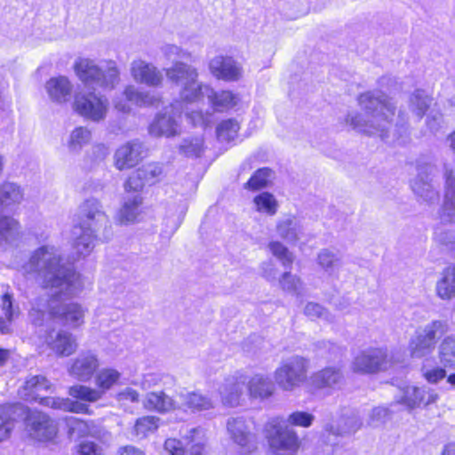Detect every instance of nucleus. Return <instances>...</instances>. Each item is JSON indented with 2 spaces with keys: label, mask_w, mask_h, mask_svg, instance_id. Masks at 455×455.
<instances>
[{
  "label": "nucleus",
  "mask_w": 455,
  "mask_h": 455,
  "mask_svg": "<svg viewBox=\"0 0 455 455\" xmlns=\"http://www.w3.org/2000/svg\"><path fill=\"white\" fill-rule=\"evenodd\" d=\"M24 270L36 274L44 287L55 289L53 297L75 296L83 289L81 275L63 263L60 250L53 245H43L35 250Z\"/></svg>",
  "instance_id": "nucleus-1"
},
{
  "label": "nucleus",
  "mask_w": 455,
  "mask_h": 455,
  "mask_svg": "<svg viewBox=\"0 0 455 455\" xmlns=\"http://www.w3.org/2000/svg\"><path fill=\"white\" fill-rule=\"evenodd\" d=\"M358 103L365 112V117L357 112H351L345 119L346 124L359 132L387 139L395 110L392 99L381 91H371L362 93Z\"/></svg>",
  "instance_id": "nucleus-2"
},
{
  "label": "nucleus",
  "mask_w": 455,
  "mask_h": 455,
  "mask_svg": "<svg viewBox=\"0 0 455 455\" xmlns=\"http://www.w3.org/2000/svg\"><path fill=\"white\" fill-rule=\"evenodd\" d=\"M78 218L79 224L73 231L74 249L78 257H85L92 251L101 230L106 237L109 235L110 222L102 204L96 198L87 199L80 205Z\"/></svg>",
  "instance_id": "nucleus-3"
},
{
  "label": "nucleus",
  "mask_w": 455,
  "mask_h": 455,
  "mask_svg": "<svg viewBox=\"0 0 455 455\" xmlns=\"http://www.w3.org/2000/svg\"><path fill=\"white\" fill-rule=\"evenodd\" d=\"M74 69L79 80L89 88L113 90L120 82V71L113 60L100 66L93 60L80 58L75 62Z\"/></svg>",
  "instance_id": "nucleus-4"
},
{
  "label": "nucleus",
  "mask_w": 455,
  "mask_h": 455,
  "mask_svg": "<svg viewBox=\"0 0 455 455\" xmlns=\"http://www.w3.org/2000/svg\"><path fill=\"white\" fill-rule=\"evenodd\" d=\"M265 436L273 455H296L300 445L299 438L284 419H270L264 427Z\"/></svg>",
  "instance_id": "nucleus-5"
},
{
  "label": "nucleus",
  "mask_w": 455,
  "mask_h": 455,
  "mask_svg": "<svg viewBox=\"0 0 455 455\" xmlns=\"http://www.w3.org/2000/svg\"><path fill=\"white\" fill-rule=\"evenodd\" d=\"M164 71L167 79L180 87V96L183 100L192 102L201 98L204 84L198 81L196 68L183 61H176Z\"/></svg>",
  "instance_id": "nucleus-6"
},
{
  "label": "nucleus",
  "mask_w": 455,
  "mask_h": 455,
  "mask_svg": "<svg viewBox=\"0 0 455 455\" xmlns=\"http://www.w3.org/2000/svg\"><path fill=\"white\" fill-rule=\"evenodd\" d=\"M445 321L435 320L425 325L410 339L408 350L411 358H423L433 353L437 340L448 331Z\"/></svg>",
  "instance_id": "nucleus-7"
},
{
  "label": "nucleus",
  "mask_w": 455,
  "mask_h": 455,
  "mask_svg": "<svg viewBox=\"0 0 455 455\" xmlns=\"http://www.w3.org/2000/svg\"><path fill=\"white\" fill-rule=\"evenodd\" d=\"M308 361L299 355L283 360L275 371L274 378L284 391H293L307 379Z\"/></svg>",
  "instance_id": "nucleus-8"
},
{
  "label": "nucleus",
  "mask_w": 455,
  "mask_h": 455,
  "mask_svg": "<svg viewBox=\"0 0 455 455\" xmlns=\"http://www.w3.org/2000/svg\"><path fill=\"white\" fill-rule=\"evenodd\" d=\"M393 365V356L384 347H368L353 358L351 370L359 374H375Z\"/></svg>",
  "instance_id": "nucleus-9"
},
{
  "label": "nucleus",
  "mask_w": 455,
  "mask_h": 455,
  "mask_svg": "<svg viewBox=\"0 0 455 455\" xmlns=\"http://www.w3.org/2000/svg\"><path fill=\"white\" fill-rule=\"evenodd\" d=\"M73 108L84 119L100 123L108 116L109 101L106 96L94 92H81L75 96Z\"/></svg>",
  "instance_id": "nucleus-10"
},
{
  "label": "nucleus",
  "mask_w": 455,
  "mask_h": 455,
  "mask_svg": "<svg viewBox=\"0 0 455 455\" xmlns=\"http://www.w3.org/2000/svg\"><path fill=\"white\" fill-rule=\"evenodd\" d=\"M436 172V168L432 164L419 165L417 176L411 182L413 193L428 204H435L439 199V192L434 180Z\"/></svg>",
  "instance_id": "nucleus-11"
},
{
  "label": "nucleus",
  "mask_w": 455,
  "mask_h": 455,
  "mask_svg": "<svg viewBox=\"0 0 455 455\" xmlns=\"http://www.w3.org/2000/svg\"><path fill=\"white\" fill-rule=\"evenodd\" d=\"M180 113L173 105L158 114L149 126V132L156 137H172L179 133Z\"/></svg>",
  "instance_id": "nucleus-12"
},
{
  "label": "nucleus",
  "mask_w": 455,
  "mask_h": 455,
  "mask_svg": "<svg viewBox=\"0 0 455 455\" xmlns=\"http://www.w3.org/2000/svg\"><path fill=\"white\" fill-rule=\"evenodd\" d=\"M27 427L29 435L38 441L51 440L57 435L56 422L48 415L34 411L27 418Z\"/></svg>",
  "instance_id": "nucleus-13"
},
{
  "label": "nucleus",
  "mask_w": 455,
  "mask_h": 455,
  "mask_svg": "<svg viewBox=\"0 0 455 455\" xmlns=\"http://www.w3.org/2000/svg\"><path fill=\"white\" fill-rule=\"evenodd\" d=\"M211 73L224 81H237L242 77V66L231 57L216 56L209 63Z\"/></svg>",
  "instance_id": "nucleus-14"
},
{
  "label": "nucleus",
  "mask_w": 455,
  "mask_h": 455,
  "mask_svg": "<svg viewBox=\"0 0 455 455\" xmlns=\"http://www.w3.org/2000/svg\"><path fill=\"white\" fill-rule=\"evenodd\" d=\"M99 367V360L91 351L80 353L68 368V373L79 381H87L92 379Z\"/></svg>",
  "instance_id": "nucleus-15"
},
{
  "label": "nucleus",
  "mask_w": 455,
  "mask_h": 455,
  "mask_svg": "<svg viewBox=\"0 0 455 455\" xmlns=\"http://www.w3.org/2000/svg\"><path fill=\"white\" fill-rule=\"evenodd\" d=\"M131 75L135 82L152 87L160 86L164 80L161 70L142 60H134L131 63Z\"/></svg>",
  "instance_id": "nucleus-16"
},
{
  "label": "nucleus",
  "mask_w": 455,
  "mask_h": 455,
  "mask_svg": "<svg viewBox=\"0 0 455 455\" xmlns=\"http://www.w3.org/2000/svg\"><path fill=\"white\" fill-rule=\"evenodd\" d=\"M228 431L235 443L248 451L255 449L256 437L250 430L249 424L243 418L230 419L227 423Z\"/></svg>",
  "instance_id": "nucleus-17"
},
{
  "label": "nucleus",
  "mask_w": 455,
  "mask_h": 455,
  "mask_svg": "<svg viewBox=\"0 0 455 455\" xmlns=\"http://www.w3.org/2000/svg\"><path fill=\"white\" fill-rule=\"evenodd\" d=\"M438 399V394L429 387H406L403 389V395L398 401L399 403L413 409L420 404L428 405Z\"/></svg>",
  "instance_id": "nucleus-18"
},
{
  "label": "nucleus",
  "mask_w": 455,
  "mask_h": 455,
  "mask_svg": "<svg viewBox=\"0 0 455 455\" xmlns=\"http://www.w3.org/2000/svg\"><path fill=\"white\" fill-rule=\"evenodd\" d=\"M143 145L139 141H131L121 146L115 154V165L122 171L138 164L142 159Z\"/></svg>",
  "instance_id": "nucleus-19"
},
{
  "label": "nucleus",
  "mask_w": 455,
  "mask_h": 455,
  "mask_svg": "<svg viewBox=\"0 0 455 455\" xmlns=\"http://www.w3.org/2000/svg\"><path fill=\"white\" fill-rule=\"evenodd\" d=\"M86 309L80 304L71 302L58 307H51L50 314L60 318L66 325L76 328L84 322Z\"/></svg>",
  "instance_id": "nucleus-20"
},
{
  "label": "nucleus",
  "mask_w": 455,
  "mask_h": 455,
  "mask_svg": "<svg viewBox=\"0 0 455 455\" xmlns=\"http://www.w3.org/2000/svg\"><path fill=\"white\" fill-rule=\"evenodd\" d=\"M310 381L311 385L317 389H337L344 383V374L340 367L329 366L315 372Z\"/></svg>",
  "instance_id": "nucleus-21"
},
{
  "label": "nucleus",
  "mask_w": 455,
  "mask_h": 455,
  "mask_svg": "<svg viewBox=\"0 0 455 455\" xmlns=\"http://www.w3.org/2000/svg\"><path fill=\"white\" fill-rule=\"evenodd\" d=\"M68 426L70 435H89L100 440L103 443H108L112 440V436L109 432L105 428L95 426L92 421H84L78 418L71 417L68 419Z\"/></svg>",
  "instance_id": "nucleus-22"
},
{
  "label": "nucleus",
  "mask_w": 455,
  "mask_h": 455,
  "mask_svg": "<svg viewBox=\"0 0 455 455\" xmlns=\"http://www.w3.org/2000/svg\"><path fill=\"white\" fill-rule=\"evenodd\" d=\"M46 343L60 356H68L77 348L75 337L70 332L63 330L49 334L46 338Z\"/></svg>",
  "instance_id": "nucleus-23"
},
{
  "label": "nucleus",
  "mask_w": 455,
  "mask_h": 455,
  "mask_svg": "<svg viewBox=\"0 0 455 455\" xmlns=\"http://www.w3.org/2000/svg\"><path fill=\"white\" fill-rule=\"evenodd\" d=\"M143 197L140 194L127 195L124 204L118 211L116 220L121 225H129L137 221L141 214Z\"/></svg>",
  "instance_id": "nucleus-24"
},
{
  "label": "nucleus",
  "mask_w": 455,
  "mask_h": 455,
  "mask_svg": "<svg viewBox=\"0 0 455 455\" xmlns=\"http://www.w3.org/2000/svg\"><path fill=\"white\" fill-rule=\"evenodd\" d=\"M23 198L24 191L19 184L4 181L0 184V213L12 211L21 204Z\"/></svg>",
  "instance_id": "nucleus-25"
},
{
  "label": "nucleus",
  "mask_w": 455,
  "mask_h": 455,
  "mask_svg": "<svg viewBox=\"0 0 455 455\" xmlns=\"http://www.w3.org/2000/svg\"><path fill=\"white\" fill-rule=\"evenodd\" d=\"M143 405L148 411L158 412H166L180 407L177 396L170 397L163 391L147 394L143 400Z\"/></svg>",
  "instance_id": "nucleus-26"
},
{
  "label": "nucleus",
  "mask_w": 455,
  "mask_h": 455,
  "mask_svg": "<svg viewBox=\"0 0 455 455\" xmlns=\"http://www.w3.org/2000/svg\"><path fill=\"white\" fill-rule=\"evenodd\" d=\"M181 437L188 455H204L207 438L203 428L185 429L181 432Z\"/></svg>",
  "instance_id": "nucleus-27"
},
{
  "label": "nucleus",
  "mask_w": 455,
  "mask_h": 455,
  "mask_svg": "<svg viewBox=\"0 0 455 455\" xmlns=\"http://www.w3.org/2000/svg\"><path fill=\"white\" fill-rule=\"evenodd\" d=\"M20 237V224L11 216L0 213V247L7 248Z\"/></svg>",
  "instance_id": "nucleus-28"
},
{
  "label": "nucleus",
  "mask_w": 455,
  "mask_h": 455,
  "mask_svg": "<svg viewBox=\"0 0 455 455\" xmlns=\"http://www.w3.org/2000/svg\"><path fill=\"white\" fill-rule=\"evenodd\" d=\"M72 88L73 86L68 78L62 76L51 78L45 84L50 99L59 103L66 102L69 100Z\"/></svg>",
  "instance_id": "nucleus-29"
},
{
  "label": "nucleus",
  "mask_w": 455,
  "mask_h": 455,
  "mask_svg": "<svg viewBox=\"0 0 455 455\" xmlns=\"http://www.w3.org/2000/svg\"><path fill=\"white\" fill-rule=\"evenodd\" d=\"M244 386L245 381L239 380L235 377L226 379L220 387V394L223 403L232 407L238 405Z\"/></svg>",
  "instance_id": "nucleus-30"
},
{
  "label": "nucleus",
  "mask_w": 455,
  "mask_h": 455,
  "mask_svg": "<svg viewBox=\"0 0 455 455\" xmlns=\"http://www.w3.org/2000/svg\"><path fill=\"white\" fill-rule=\"evenodd\" d=\"M202 96H206L212 106L219 111L234 108L238 102L237 95L230 91L215 92L207 84L204 85Z\"/></svg>",
  "instance_id": "nucleus-31"
},
{
  "label": "nucleus",
  "mask_w": 455,
  "mask_h": 455,
  "mask_svg": "<svg viewBox=\"0 0 455 455\" xmlns=\"http://www.w3.org/2000/svg\"><path fill=\"white\" fill-rule=\"evenodd\" d=\"M0 307L4 318L0 317V332L2 334H8L12 332V323L20 314V307L18 305L14 306L13 295L5 292L1 297Z\"/></svg>",
  "instance_id": "nucleus-32"
},
{
  "label": "nucleus",
  "mask_w": 455,
  "mask_h": 455,
  "mask_svg": "<svg viewBox=\"0 0 455 455\" xmlns=\"http://www.w3.org/2000/svg\"><path fill=\"white\" fill-rule=\"evenodd\" d=\"M316 261L318 266L329 275L338 277L342 265V256L338 251L329 248L320 250Z\"/></svg>",
  "instance_id": "nucleus-33"
},
{
  "label": "nucleus",
  "mask_w": 455,
  "mask_h": 455,
  "mask_svg": "<svg viewBox=\"0 0 455 455\" xmlns=\"http://www.w3.org/2000/svg\"><path fill=\"white\" fill-rule=\"evenodd\" d=\"M123 96L126 98V100L139 107L158 105L161 100L158 94L151 92L140 91L132 84L125 86Z\"/></svg>",
  "instance_id": "nucleus-34"
},
{
  "label": "nucleus",
  "mask_w": 455,
  "mask_h": 455,
  "mask_svg": "<svg viewBox=\"0 0 455 455\" xmlns=\"http://www.w3.org/2000/svg\"><path fill=\"white\" fill-rule=\"evenodd\" d=\"M177 397L180 406L179 409H189L196 411L209 410L213 406L210 398L196 392L180 393Z\"/></svg>",
  "instance_id": "nucleus-35"
},
{
  "label": "nucleus",
  "mask_w": 455,
  "mask_h": 455,
  "mask_svg": "<svg viewBox=\"0 0 455 455\" xmlns=\"http://www.w3.org/2000/svg\"><path fill=\"white\" fill-rule=\"evenodd\" d=\"M276 232L288 243H295L302 234V227L296 218L288 216L278 220Z\"/></svg>",
  "instance_id": "nucleus-36"
},
{
  "label": "nucleus",
  "mask_w": 455,
  "mask_h": 455,
  "mask_svg": "<svg viewBox=\"0 0 455 455\" xmlns=\"http://www.w3.org/2000/svg\"><path fill=\"white\" fill-rule=\"evenodd\" d=\"M436 294L442 299H455V266L447 267L436 283Z\"/></svg>",
  "instance_id": "nucleus-37"
},
{
  "label": "nucleus",
  "mask_w": 455,
  "mask_h": 455,
  "mask_svg": "<svg viewBox=\"0 0 455 455\" xmlns=\"http://www.w3.org/2000/svg\"><path fill=\"white\" fill-rule=\"evenodd\" d=\"M40 403L51 408L60 409L66 411H72L76 413H88L89 411L88 405L83 403V401L79 402L72 401L70 399L42 397Z\"/></svg>",
  "instance_id": "nucleus-38"
},
{
  "label": "nucleus",
  "mask_w": 455,
  "mask_h": 455,
  "mask_svg": "<svg viewBox=\"0 0 455 455\" xmlns=\"http://www.w3.org/2000/svg\"><path fill=\"white\" fill-rule=\"evenodd\" d=\"M248 390L253 397L267 398L274 393L275 386L269 378L257 374L250 379Z\"/></svg>",
  "instance_id": "nucleus-39"
},
{
  "label": "nucleus",
  "mask_w": 455,
  "mask_h": 455,
  "mask_svg": "<svg viewBox=\"0 0 455 455\" xmlns=\"http://www.w3.org/2000/svg\"><path fill=\"white\" fill-rule=\"evenodd\" d=\"M254 210L261 214L274 216L279 208L275 196L269 192H261L253 198Z\"/></svg>",
  "instance_id": "nucleus-40"
},
{
  "label": "nucleus",
  "mask_w": 455,
  "mask_h": 455,
  "mask_svg": "<svg viewBox=\"0 0 455 455\" xmlns=\"http://www.w3.org/2000/svg\"><path fill=\"white\" fill-rule=\"evenodd\" d=\"M438 359L442 366L455 370V337L448 336L438 347Z\"/></svg>",
  "instance_id": "nucleus-41"
},
{
  "label": "nucleus",
  "mask_w": 455,
  "mask_h": 455,
  "mask_svg": "<svg viewBox=\"0 0 455 455\" xmlns=\"http://www.w3.org/2000/svg\"><path fill=\"white\" fill-rule=\"evenodd\" d=\"M92 140V132L85 126L76 127L69 134L67 146L70 152L79 153Z\"/></svg>",
  "instance_id": "nucleus-42"
},
{
  "label": "nucleus",
  "mask_w": 455,
  "mask_h": 455,
  "mask_svg": "<svg viewBox=\"0 0 455 455\" xmlns=\"http://www.w3.org/2000/svg\"><path fill=\"white\" fill-rule=\"evenodd\" d=\"M121 373L113 368L101 369L95 377V383L102 395L119 382Z\"/></svg>",
  "instance_id": "nucleus-43"
},
{
  "label": "nucleus",
  "mask_w": 455,
  "mask_h": 455,
  "mask_svg": "<svg viewBox=\"0 0 455 455\" xmlns=\"http://www.w3.org/2000/svg\"><path fill=\"white\" fill-rule=\"evenodd\" d=\"M280 288L288 293L296 296H302L304 292V283L299 276L293 275L291 271H285L279 278Z\"/></svg>",
  "instance_id": "nucleus-44"
},
{
  "label": "nucleus",
  "mask_w": 455,
  "mask_h": 455,
  "mask_svg": "<svg viewBox=\"0 0 455 455\" xmlns=\"http://www.w3.org/2000/svg\"><path fill=\"white\" fill-rule=\"evenodd\" d=\"M431 103L432 99L424 91L417 90L410 98V109L419 119H421Z\"/></svg>",
  "instance_id": "nucleus-45"
},
{
  "label": "nucleus",
  "mask_w": 455,
  "mask_h": 455,
  "mask_svg": "<svg viewBox=\"0 0 455 455\" xmlns=\"http://www.w3.org/2000/svg\"><path fill=\"white\" fill-rule=\"evenodd\" d=\"M70 396L87 403H95L102 398V391L84 385H74L69 387Z\"/></svg>",
  "instance_id": "nucleus-46"
},
{
  "label": "nucleus",
  "mask_w": 455,
  "mask_h": 455,
  "mask_svg": "<svg viewBox=\"0 0 455 455\" xmlns=\"http://www.w3.org/2000/svg\"><path fill=\"white\" fill-rule=\"evenodd\" d=\"M272 173V170L267 167L258 169L244 184V188L256 191L267 188L270 182Z\"/></svg>",
  "instance_id": "nucleus-47"
},
{
  "label": "nucleus",
  "mask_w": 455,
  "mask_h": 455,
  "mask_svg": "<svg viewBox=\"0 0 455 455\" xmlns=\"http://www.w3.org/2000/svg\"><path fill=\"white\" fill-rule=\"evenodd\" d=\"M361 425V422L355 417H347L346 419H342L341 422L338 424L326 423L324 427L326 431L339 435L355 432L360 428Z\"/></svg>",
  "instance_id": "nucleus-48"
},
{
  "label": "nucleus",
  "mask_w": 455,
  "mask_h": 455,
  "mask_svg": "<svg viewBox=\"0 0 455 455\" xmlns=\"http://www.w3.org/2000/svg\"><path fill=\"white\" fill-rule=\"evenodd\" d=\"M304 314L311 320L320 319L329 323L335 321L334 315L327 308L316 302H307L304 307Z\"/></svg>",
  "instance_id": "nucleus-49"
},
{
  "label": "nucleus",
  "mask_w": 455,
  "mask_h": 455,
  "mask_svg": "<svg viewBox=\"0 0 455 455\" xmlns=\"http://www.w3.org/2000/svg\"><path fill=\"white\" fill-rule=\"evenodd\" d=\"M239 124L233 119L225 120L217 127V137L220 141H231L239 131Z\"/></svg>",
  "instance_id": "nucleus-50"
},
{
  "label": "nucleus",
  "mask_w": 455,
  "mask_h": 455,
  "mask_svg": "<svg viewBox=\"0 0 455 455\" xmlns=\"http://www.w3.org/2000/svg\"><path fill=\"white\" fill-rule=\"evenodd\" d=\"M440 221L455 225V196L444 195L443 203L438 211Z\"/></svg>",
  "instance_id": "nucleus-51"
},
{
  "label": "nucleus",
  "mask_w": 455,
  "mask_h": 455,
  "mask_svg": "<svg viewBox=\"0 0 455 455\" xmlns=\"http://www.w3.org/2000/svg\"><path fill=\"white\" fill-rule=\"evenodd\" d=\"M138 170L147 185H154L160 181L163 177V166L159 164H148Z\"/></svg>",
  "instance_id": "nucleus-52"
},
{
  "label": "nucleus",
  "mask_w": 455,
  "mask_h": 455,
  "mask_svg": "<svg viewBox=\"0 0 455 455\" xmlns=\"http://www.w3.org/2000/svg\"><path fill=\"white\" fill-rule=\"evenodd\" d=\"M51 307L53 306L52 304H48L47 299H37L28 314L30 322L36 326H42L44 322L45 312L46 310L50 311Z\"/></svg>",
  "instance_id": "nucleus-53"
},
{
  "label": "nucleus",
  "mask_w": 455,
  "mask_h": 455,
  "mask_svg": "<svg viewBox=\"0 0 455 455\" xmlns=\"http://www.w3.org/2000/svg\"><path fill=\"white\" fill-rule=\"evenodd\" d=\"M159 419L154 416H145L137 419L134 426V434L139 438L145 437L148 433L155 431Z\"/></svg>",
  "instance_id": "nucleus-54"
},
{
  "label": "nucleus",
  "mask_w": 455,
  "mask_h": 455,
  "mask_svg": "<svg viewBox=\"0 0 455 455\" xmlns=\"http://www.w3.org/2000/svg\"><path fill=\"white\" fill-rule=\"evenodd\" d=\"M268 248L272 254L281 261L284 267H291V265L293 263V254L290 252L287 247L284 246L282 243L277 241L270 242Z\"/></svg>",
  "instance_id": "nucleus-55"
},
{
  "label": "nucleus",
  "mask_w": 455,
  "mask_h": 455,
  "mask_svg": "<svg viewBox=\"0 0 455 455\" xmlns=\"http://www.w3.org/2000/svg\"><path fill=\"white\" fill-rule=\"evenodd\" d=\"M164 56L172 64L176 61L188 60L191 58V53L186 50H183L175 44H166L161 49Z\"/></svg>",
  "instance_id": "nucleus-56"
},
{
  "label": "nucleus",
  "mask_w": 455,
  "mask_h": 455,
  "mask_svg": "<svg viewBox=\"0 0 455 455\" xmlns=\"http://www.w3.org/2000/svg\"><path fill=\"white\" fill-rule=\"evenodd\" d=\"M180 149L187 156L199 157L204 152V140L201 138L184 140Z\"/></svg>",
  "instance_id": "nucleus-57"
},
{
  "label": "nucleus",
  "mask_w": 455,
  "mask_h": 455,
  "mask_svg": "<svg viewBox=\"0 0 455 455\" xmlns=\"http://www.w3.org/2000/svg\"><path fill=\"white\" fill-rule=\"evenodd\" d=\"M314 415L306 411H295L291 413L287 419H284L287 422V425L296 426L301 427H308L312 425L314 421Z\"/></svg>",
  "instance_id": "nucleus-58"
},
{
  "label": "nucleus",
  "mask_w": 455,
  "mask_h": 455,
  "mask_svg": "<svg viewBox=\"0 0 455 455\" xmlns=\"http://www.w3.org/2000/svg\"><path fill=\"white\" fill-rule=\"evenodd\" d=\"M52 387L50 381L44 376L36 375L28 378L25 383V388L30 392H40L49 390Z\"/></svg>",
  "instance_id": "nucleus-59"
},
{
  "label": "nucleus",
  "mask_w": 455,
  "mask_h": 455,
  "mask_svg": "<svg viewBox=\"0 0 455 455\" xmlns=\"http://www.w3.org/2000/svg\"><path fill=\"white\" fill-rule=\"evenodd\" d=\"M145 185H147L145 180H143L139 170H137L126 180L124 184V191L128 195H130L132 192V194H140V191L143 189Z\"/></svg>",
  "instance_id": "nucleus-60"
},
{
  "label": "nucleus",
  "mask_w": 455,
  "mask_h": 455,
  "mask_svg": "<svg viewBox=\"0 0 455 455\" xmlns=\"http://www.w3.org/2000/svg\"><path fill=\"white\" fill-rule=\"evenodd\" d=\"M389 411L385 407H376L371 410L367 424L377 427L383 425L389 419Z\"/></svg>",
  "instance_id": "nucleus-61"
},
{
  "label": "nucleus",
  "mask_w": 455,
  "mask_h": 455,
  "mask_svg": "<svg viewBox=\"0 0 455 455\" xmlns=\"http://www.w3.org/2000/svg\"><path fill=\"white\" fill-rule=\"evenodd\" d=\"M76 455H105L103 448L89 440L82 441L76 447Z\"/></svg>",
  "instance_id": "nucleus-62"
},
{
  "label": "nucleus",
  "mask_w": 455,
  "mask_h": 455,
  "mask_svg": "<svg viewBox=\"0 0 455 455\" xmlns=\"http://www.w3.org/2000/svg\"><path fill=\"white\" fill-rule=\"evenodd\" d=\"M13 426V420L11 419L7 411L0 407V442L9 437Z\"/></svg>",
  "instance_id": "nucleus-63"
},
{
  "label": "nucleus",
  "mask_w": 455,
  "mask_h": 455,
  "mask_svg": "<svg viewBox=\"0 0 455 455\" xmlns=\"http://www.w3.org/2000/svg\"><path fill=\"white\" fill-rule=\"evenodd\" d=\"M164 449L171 455H188L183 439L178 440L175 438H169L164 443Z\"/></svg>",
  "instance_id": "nucleus-64"
}]
</instances>
